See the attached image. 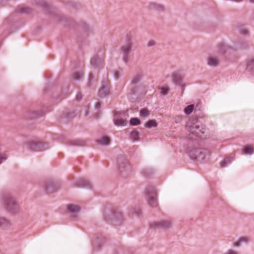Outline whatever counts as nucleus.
Returning <instances> with one entry per match:
<instances>
[{
    "mask_svg": "<svg viewBox=\"0 0 254 254\" xmlns=\"http://www.w3.org/2000/svg\"><path fill=\"white\" fill-rule=\"evenodd\" d=\"M134 32L129 31L125 36V43L120 48L122 54V58L123 62L127 64L129 61L130 53L132 51L134 45L133 43Z\"/></svg>",
    "mask_w": 254,
    "mask_h": 254,
    "instance_id": "f257e3e1",
    "label": "nucleus"
},
{
    "mask_svg": "<svg viewBox=\"0 0 254 254\" xmlns=\"http://www.w3.org/2000/svg\"><path fill=\"white\" fill-rule=\"evenodd\" d=\"M187 127L189 132L199 138L206 130L205 127L197 120H190L187 124Z\"/></svg>",
    "mask_w": 254,
    "mask_h": 254,
    "instance_id": "f03ea898",
    "label": "nucleus"
},
{
    "mask_svg": "<svg viewBox=\"0 0 254 254\" xmlns=\"http://www.w3.org/2000/svg\"><path fill=\"white\" fill-rule=\"evenodd\" d=\"M229 47L224 45H220L218 47V54H212L208 55L206 58V64L210 67H215L218 66L219 64V59L218 54L223 55L225 52L229 49Z\"/></svg>",
    "mask_w": 254,
    "mask_h": 254,
    "instance_id": "7ed1b4c3",
    "label": "nucleus"
},
{
    "mask_svg": "<svg viewBox=\"0 0 254 254\" xmlns=\"http://www.w3.org/2000/svg\"><path fill=\"white\" fill-rule=\"evenodd\" d=\"M25 147L34 151H43L50 148L49 143L39 141L37 140L30 139L25 143Z\"/></svg>",
    "mask_w": 254,
    "mask_h": 254,
    "instance_id": "20e7f679",
    "label": "nucleus"
},
{
    "mask_svg": "<svg viewBox=\"0 0 254 254\" xmlns=\"http://www.w3.org/2000/svg\"><path fill=\"white\" fill-rule=\"evenodd\" d=\"M144 193L145 198L150 206L153 208L157 207V192L155 188L152 186L147 187L145 189Z\"/></svg>",
    "mask_w": 254,
    "mask_h": 254,
    "instance_id": "39448f33",
    "label": "nucleus"
},
{
    "mask_svg": "<svg viewBox=\"0 0 254 254\" xmlns=\"http://www.w3.org/2000/svg\"><path fill=\"white\" fill-rule=\"evenodd\" d=\"M3 203L5 209L9 212L15 214L18 211L19 208L15 199L9 194H5L3 196Z\"/></svg>",
    "mask_w": 254,
    "mask_h": 254,
    "instance_id": "423d86ee",
    "label": "nucleus"
},
{
    "mask_svg": "<svg viewBox=\"0 0 254 254\" xmlns=\"http://www.w3.org/2000/svg\"><path fill=\"white\" fill-rule=\"evenodd\" d=\"M190 158L192 160H200L204 158L201 149L197 148H188L186 151Z\"/></svg>",
    "mask_w": 254,
    "mask_h": 254,
    "instance_id": "0eeeda50",
    "label": "nucleus"
},
{
    "mask_svg": "<svg viewBox=\"0 0 254 254\" xmlns=\"http://www.w3.org/2000/svg\"><path fill=\"white\" fill-rule=\"evenodd\" d=\"M172 226V222L169 220H162L150 224V227L154 229H167Z\"/></svg>",
    "mask_w": 254,
    "mask_h": 254,
    "instance_id": "6e6552de",
    "label": "nucleus"
},
{
    "mask_svg": "<svg viewBox=\"0 0 254 254\" xmlns=\"http://www.w3.org/2000/svg\"><path fill=\"white\" fill-rule=\"evenodd\" d=\"M43 188L47 193H52L56 191V186L53 181H45L43 184Z\"/></svg>",
    "mask_w": 254,
    "mask_h": 254,
    "instance_id": "1a4fd4ad",
    "label": "nucleus"
},
{
    "mask_svg": "<svg viewBox=\"0 0 254 254\" xmlns=\"http://www.w3.org/2000/svg\"><path fill=\"white\" fill-rule=\"evenodd\" d=\"M109 91L110 83L108 81H105L101 85V88L99 92V96L100 97H106L109 95Z\"/></svg>",
    "mask_w": 254,
    "mask_h": 254,
    "instance_id": "9d476101",
    "label": "nucleus"
},
{
    "mask_svg": "<svg viewBox=\"0 0 254 254\" xmlns=\"http://www.w3.org/2000/svg\"><path fill=\"white\" fill-rule=\"evenodd\" d=\"M106 239L102 234H98L94 240L93 244L95 247L99 248L106 243Z\"/></svg>",
    "mask_w": 254,
    "mask_h": 254,
    "instance_id": "9b49d317",
    "label": "nucleus"
},
{
    "mask_svg": "<svg viewBox=\"0 0 254 254\" xmlns=\"http://www.w3.org/2000/svg\"><path fill=\"white\" fill-rule=\"evenodd\" d=\"M184 76L182 74H175L173 76V82L177 86L183 88L185 84L183 82Z\"/></svg>",
    "mask_w": 254,
    "mask_h": 254,
    "instance_id": "f8f14e48",
    "label": "nucleus"
},
{
    "mask_svg": "<svg viewBox=\"0 0 254 254\" xmlns=\"http://www.w3.org/2000/svg\"><path fill=\"white\" fill-rule=\"evenodd\" d=\"M104 60V57H99L98 56H95L91 60V65L95 68H99Z\"/></svg>",
    "mask_w": 254,
    "mask_h": 254,
    "instance_id": "ddd939ff",
    "label": "nucleus"
},
{
    "mask_svg": "<svg viewBox=\"0 0 254 254\" xmlns=\"http://www.w3.org/2000/svg\"><path fill=\"white\" fill-rule=\"evenodd\" d=\"M149 7L151 10L158 12H163L165 10V6L163 4L157 2H151L149 4Z\"/></svg>",
    "mask_w": 254,
    "mask_h": 254,
    "instance_id": "4468645a",
    "label": "nucleus"
},
{
    "mask_svg": "<svg viewBox=\"0 0 254 254\" xmlns=\"http://www.w3.org/2000/svg\"><path fill=\"white\" fill-rule=\"evenodd\" d=\"M117 162L118 164L119 167L120 169L124 168L126 169L127 166L128 164V160L127 158L121 156L118 158Z\"/></svg>",
    "mask_w": 254,
    "mask_h": 254,
    "instance_id": "2eb2a0df",
    "label": "nucleus"
},
{
    "mask_svg": "<svg viewBox=\"0 0 254 254\" xmlns=\"http://www.w3.org/2000/svg\"><path fill=\"white\" fill-rule=\"evenodd\" d=\"M17 11L21 13L28 14L31 12L32 10L26 5H20L18 7Z\"/></svg>",
    "mask_w": 254,
    "mask_h": 254,
    "instance_id": "dca6fc26",
    "label": "nucleus"
},
{
    "mask_svg": "<svg viewBox=\"0 0 254 254\" xmlns=\"http://www.w3.org/2000/svg\"><path fill=\"white\" fill-rule=\"evenodd\" d=\"M10 226V223L5 218L0 216V228L6 229Z\"/></svg>",
    "mask_w": 254,
    "mask_h": 254,
    "instance_id": "f3484780",
    "label": "nucleus"
},
{
    "mask_svg": "<svg viewBox=\"0 0 254 254\" xmlns=\"http://www.w3.org/2000/svg\"><path fill=\"white\" fill-rule=\"evenodd\" d=\"M249 240L250 239L248 237H241L235 242L234 246L237 247H239L243 243H247L249 242Z\"/></svg>",
    "mask_w": 254,
    "mask_h": 254,
    "instance_id": "a211bd4d",
    "label": "nucleus"
},
{
    "mask_svg": "<svg viewBox=\"0 0 254 254\" xmlns=\"http://www.w3.org/2000/svg\"><path fill=\"white\" fill-rule=\"evenodd\" d=\"M67 209L71 213L76 214L80 211V208L75 205L69 204L67 205Z\"/></svg>",
    "mask_w": 254,
    "mask_h": 254,
    "instance_id": "6ab92c4d",
    "label": "nucleus"
},
{
    "mask_svg": "<svg viewBox=\"0 0 254 254\" xmlns=\"http://www.w3.org/2000/svg\"><path fill=\"white\" fill-rule=\"evenodd\" d=\"M246 69L248 71L254 72V58L250 59L246 64Z\"/></svg>",
    "mask_w": 254,
    "mask_h": 254,
    "instance_id": "aec40b11",
    "label": "nucleus"
},
{
    "mask_svg": "<svg viewBox=\"0 0 254 254\" xmlns=\"http://www.w3.org/2000/svg\"><path fill=\"white\" fill-rule=\"evenodd\" d=\"M97 142L102 145H108L110 143V139L108 136H103L99 139L97 140Z\"/></svg>",
    "mask_w": 254,
    "mask_h": 254,
    "instance_id": "412c9836",
    "label": "nucleus"
},
{
    "mask_svg": "<svg viewBox=\"0 0 254 254\" xmlns=\"http://www.w3.org/2000/svg\"><path fill=\"white\" fill-rule=\"evenodd\" d=\"M233 159L230 157L224 159L220 163V167L224 168L227 167L228 165L231 164L232 162Z\"/></svg>",
    "mask_w": 254,
    "mask_h": 254,
    "instance_id": "4be33fe9",
    "label": "nucleus"
},
{
    "mask_svg": "<svg viewBox=\"0 0 254 254\" xmlns=\"http://www.w3.org/2000/svg\"><path fill=\"white\" fill-rule=\"evenodd\" d=\"M157 126V123L155 120H150L145 123L144 127L146 128H150L152 127H156Z\"/></svg>",
    "mask_w": 254,
    "mask_h": 254,
    "instance_id": "5701e85b",
    "label": "nucleus"
},
{
    "mask_svg": "<svg viewBox=\"0 0 254 254\" xmlns=\"http://www.w3.org/2000/svg\"><path fill=\"white\" fill-rule=\"evenodd\" d=\"M79 184L81 187L87 189H90L91 188V183L87 180H81L79 181Z\"/></svg>",
    "mask_w": 254,
    "mask_h": 254,
    "instance_id": "b1692460",
    "label": "nucleus"
},
{
    "mask_svg": "<svg viewBox=\"0 0 254 254\" xmlns=\"http://www.w3.org/2000/svg\"><path fill=\"white\" fill-rule=\"evenodd\" d=\"M194 108V106L193 104H190L187 106L184 110V112L186 115H190V114Z\"/></svg>",
    "mask_w": 254,
    "mask_h": 254,
    "instance_id": "393cba45",
    "label": "nucleus"
},
{
    "mask_svg": "<svg viewBox=\"0 0 254 254\" xmlns=\"http://www.w3.org/2000/svg\"><path fill=\"white\" fill-rule=\"evenodd\" d=\"M29 114L33 116V118H39L45 115V112L43 111L40 110L35 112H30Z\"/></svg>",
    "mask_w": 254,
    "mask_h": 254,
    "instance_id": "a878e982",
    "label": "nucleus"
},
{
    "mask_svg": "<svg viewBox=\"0 0 254 254\" xmlns=\"http://www.w3.org/2000/svg\"><path fill=\"white\" fill-rule=\"evenodd\" d=\"M114 124L117 126H121L126 124V122L125 120L121 118H115L114 119Z\"/></svg>",
    "mask_w": 254,
    "mask_h": 254,
    "instance_id": "bb28decb",
    "label": "nucleus"
},
{
    "mask_svg": "<svg viewBox=\"0 0 254 254\" xmlns=\"http://www.w3.org/2000/svg\"><path fill=\"white\" fill-rule=\"evenodd\" d=\"M83 76V73L81 72H77L74 73L72 77V78L76 81L79 80Z\"/></svg>",
    "mask_w": 254,
    "mask_h": 254,
    "instance_id": "cd10ccee",
    "label": "nucleus"
},
{
    "mask_svg": "<svg viewBox=\"0 0 254 254\" xmlns=\"http://www.w3.org/2000/svg\"><path fill=\"white\" fill-rule=\"evenodd\" d=\"M140 120L137 118H133L129 120V124L133 126H137L140 124Z\"/></svg>",
    "mask_w": 254,
    "mask_h": 254,
    "instance_id": "c85d7f7f",
    "label": "nucleus"
},
{
    "mask_svg": "<svg viewBox=\"0 0 254 254\" xmlns=\"http://www.w3.org/2000/svg\"><path fill=\"white\" fill-rule=\"evenodd\" d=\"M141 79V76L140 75L137 74L135 75L132 79L131 81V84L132 85H136L139 82Z\"/></svg>",
    "mask_w": 254,
    "mask_h": 254,
    "instance_id": "c756f323",
    "label": "nucleus"
},
{
    "mask_svg": "<svg viewBox=\"0 0 254 254\" xmlns=\"http://www.w3.org/2000/svg\"><path fill=\"white\" fill-rule=\"evenodd\" d=\"M158 89L161 91V94L163 95H166L169 91V88L163 86L159 87Z\"/></svg>",
    "mask_w": 254,
    "mask_h": 254,
    "instance_id": "7c9ffc66",
    "label": "nucleus"
},
{
    "mask_svg": "<svg viewBox=\"0 0 254 254\" xmlns=\"http://www.w3.org/2000/svg\"><path fill=\"white\" fill-rule=\"evenodd\" d=\"M243 151L244 153L245 154L251 155V154H252L253 153L254 150H253L252 147H246L245 148H244L243 149Z\"/></svg>",
    "mask_w": 254,
    "mask_h": 254,
    "instance_id": "2f4dec72",
    "label": "nucleus"
},
{
    "mask_svg": "<svg viewBox=\"0 0 254 254\" xmlns=\"http://www.w3.org/2000/svg\"><path fill=\"white\" fill-rule=\"evenodd\" d=\"M113 76L116 80L119 79L122 75V72L118 70H114L113 71Z\"/></svg>",
    "mask_w": 254,
    "mask_h": 254,
    "instance_id": "473e14b6",
    "label": "nucleus"
},
{
    "mask_svg": "<svg viewBox=\"0 0 254 254\" xmlns=\"http://www.w3.org/2000/svg\"><path fill=\"white\" fill-rule=\"evenodd\" d=\"M138 136V133L136 131H132L130 135V138L134 141H136L137 140Z\"/></svg>",
    "mask_w": 254,
    "mask_h": 254,
    "instance_id": "72a5a7b5",
    "label": "nucleus"
},
{
    "mask_svg": "<svg viewBox=\"0 0 254 254\" xmlns=\"http://www.w3.org/2000/svg\"><path fill=\"white\" fill-rule=\"evenodd\" d=\"M71 145L73 146H81L83 145V142L79 140H72Z\"/></svg>",
    "mask_w": 254,
    "mask_h": 254,
    "instance_id": "f704fd0d",
    "label": "nucleus"
},
{
    "mask_svg": "<svg viewBox=\"0 0 254 254\" xmlns=\"http://www.w3.org/2000/svg\"><path fill=\"white\" fill-rule=\"evenodd\" d=\"M239 32L242 35H246L248 33L247 30L245 28L242 26L239 27L238 28Z\"/></svg>",
    "mask_w": 254,
    "mask_h": 254,
    "instance_id": "c9c22d12",
    "label": "nucleus"
},
{
    "mask_svg": "<svg viewBox=\"0 0 254 254\" xmlns=\"http://www.w3.org/2000/svg\"><path fill=\"white\" fill-rule=\"evenodd\" d=\"M7 158V155L6 153H0V164L5 161Z\"/></svg>",
    "mask_w": 254,
    "mask_h": 254,
    "instance_id": "e433bc0d",
    "label": "nucleus"
},
{
    "mask_svg": "<svg viewBox=\"0 0 254 254\" xmlns=\"http://www.w3.org/2000/svg\"><path fill=\"white\" fill-rule=\"evenodd\" d=\"M82 27L84 30L86 32H89L91 30L90 27L85 22L82 23Z\"/></svg>",
    "mask_w": 254,
    "mask_h": 254,
    "instance_id": "4c0bfd02",
    "label": "nucleus"
},
{
    "mask_svg": "<svg viewBox=\"0 0 254 254\" xmlns=\"http://www.w3.org/2000/svg\"><path fill=\"white\" fill-rule=\"evenodd\" d=\"M182 120V116H177L174 118V122L178 124L180 123Z\"/></svg>",
    "mask_w": 254,
    "mask_h": 254,
    "instance_id": "58836bf2",
    "label": "nucleus"
},
{
    "mask_svg": "<svg viewBox=\"0 0 254 254\" xmlns=\"http://www.w3.org/2000/svg\"><path fill=\"white\" fill-rule=\"evenodd\" d=\"M222 254H239L238 253L233 250L230 249L227 250L225 253Z\"/></svg>",
    "mask_w": 254,
    "mask_h": 254,
    "instance_id": "ea45409f",
    "label": "nucleus"
},
{
    "mask_svg": "<svg viewBox=\"0 0 254 254\" xmlns=\"http://www.w3.org/2000/svg\"><path fill=\"white\" fill-rule=\"evenodd\" d=\"M148 115V111L147 110L143 109L140 113V116L142 117H144Z\"/></svg>",
    "mask_w": 254,
    "mask_h": 254,
    "instance_id": "a19ab883",
    "label": "nucleus"
},
{
    "mask_svg": "<svg viewBox=\"0 0 254 254\" xmlns=\"http://www.w3.org/2000/svg\"><path fill=\"white\" fill-rule=\"evenodd\" d=\"M41 6L44 8L45 10H47L49 8L47 3L44 1L41 2Z\"/></svg>",
    "mask_w": 254,
    "mask_h": 254,
    "instance_id": "79ce46f5",
    "label": "nucleus"
},
{
    "mask_svg": "<svg viewBox=\"0 0 254 254\" xmlns=\"http://www.w3.org/2000/svg\"><path fill=\"white\" fill-rule=\"evenodd\" d=\"M156 45V42L153 40L149 41L147 43V46L148 47H153Z\"/></svg>",
    "mask_w": 254,
    "mask_h": 254,
    "instance_id": "37998d69",
    "label": "nucleus"
},
{
    "mask_svg": "<svg viewBox=\"0 0 254 254\" xmlns=\"http://www.w3.org/2000/svg\"><path fill=\"white\" fill-rule=\"evenodd\" d=\"M82 98V96L80 94H77L76 96L75 99L77 101H79Z\"/></svg>",
    "mask_w": 254,
    "mask_h": 254,
    "instance_id": "c03bdc74",
    "label": "nucleus"
},
{
    "mask_svg": "<svg viewBox=\"0 0 254 254\" xmlns=\"http://www.w3.org/2000/svg\"><path fill=\"white\" fill-rule=\"evenodd\" d=\"M101 107V103L100 102H97L96 104V108L97 109H99Z\"/></svg>",
    "mask_w": 254,
    "mask_h": 254,
    "instance_id": "a18cd8bd",
    "label": "nucleus"
},
{
    "mask_svg": "<svg viewBox=\"0 0 254 254\" xmlns=\"http://www.w3.org/2000/svg\"><path fill=\"white\" fill-rule=\"evenodd\" d=\"M92 79H93V76H92V75H90L89 76V81H88V85H90V83H91V80H92Z\"/></svg>",
    "mask_w": 254,
    "mask_h": 254,
    "instance_id": "49530a36",
    "label": "nucleus"
},
{
    "mask_svg": "<svg viewBox=\"0 0 254 254\" xmlns=\"http://www.w3.org/2000/svg\"><path fill=\"white\" fill-rule=\"evenodd\" d=\"M108 213L110 214H111V215H113V212L111 211H108Z\"/></svg>",
    "mask_w": 254,
    "mask_h": 254,
    "instance_id": "de8ad7c7",
    "label": "nucleus"
},
{
    "mask_svg": "<svg viewBox=\"0 0 254 254\" xmlns=\"http://www.w3.org/2000/svg\"><path fill=\"white\" fill-rule=\"evenodd\" d=\"M250 1L252 3H254V0H250Z\"/></svg>",
    "mask_w": 254,
    "mask_h": 254,
    "instance_id": "09e8293b",
    "label": "nucleus"
},
{
    "mask_svg": "<svg viewBox=\"0 0 254 254\" xmlns=\"http://www.w3.org/2000/svg\"><path fill=\"white\" fill-rule=\"evenodd\" d=\"M88 114V112L86 111L85 112V116H87Z\"/></svg>",
    "mask_w": 254,
    "mask_h": 254,
    "instance_id": "8fccbe9b",
    "label": "nucleus"
},
{
    "mask_svg": "<svg viewBox=\"0 0 254 254\" xmlns=\"http://www.w3.org/2000/svg\"><path fill=\"white\" fill-rule=\"evenodd\" d=\"M105 219L108 221L109 220V218H108L107 217H105Z\"/></svg>",
    "mask_w": 254,
    "mask_h": 254,
    "instance_id": "3c124183",
    "label": "nucleus"
}]
</instances>
